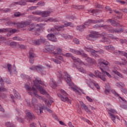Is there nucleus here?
Returning a JSON list of instances; mask_svg holds the SVG:
<instances>
[{
    "label": "nucleus",
    "mask_w": 127,
    "mask_h": 127,
    "mask_svg": "<svg viewBox=\"0 0 127 127\" xmlns=\"http://www.w3.org/2000/svg\"><path fill=\"white\" fill-rule=\"evenodd\" d=\"M64 78L65 79L66 83L68 84L71 90L74 91V92H75L77 95H81V93H83V94H84L83 90L79 88V87H77V86L75 85V84L72 83L71 76H70V75H69L67 72L64 73Z\"/></svg>",
    "instance_id": "obj_1"
},
{
    "label": "nucleus",
    "mask_w": 127,
    "mask_h": 127,
    "mask_svg": "<svg viewBox=\"0 0 127 127\" xmlns=\"http://www.w3.org/2000/svg\"><path fill=\"white\" fill-rule=\"evenodd\" d=\"M34 83L38 91H40L41 94H42V95H46L48 99L51 100L50 95H49L47 92L44 90V88H43V87L40 85H42V86H46L44 82L41 81V80L40 79H36V80L34 81Z\"/></svg>",
    "instance_id": "obj_2"
},
{
    "label": "nucleus",
    "mask_w": 127,
    "mask_h": 127,
    "mask_svg": "<svg viewBox=\"0 0 127 127\" xmlns=\"http://www.w3.org/2000/svg\"><path fill=\"white\" fill-rule=\"evenodd\" d=\"M25 88L27 90V93L30 95V96H34L39 100H44V97L38 95L37 90L35 87H34V86H33L31 88L30 87L29 83H26L25 84Z\"/></svg>",
    "instance_id": "obj_3"
},
{
    "label": "nucleus",
    "mask_w": 127,
    "mask_h": 127,
    "mask_svg": "<svg viewBox=\"0 0 127 127\" xmlns=\"http://www.w3.org/2000/svg\"><path fill=\"white\" fill-rule=\"evenodd\" d=\"M101 27L104 28V29H108V30H109V32L111 33H115V32L117 33H120V32H123V31H124V29L123 28L118 29L112 28L111 26L107 25H99L96 24L94 26V28H100Z\"/></svg>",
    "instance_id": "obj_4"
},
{
    "label": "nucleus",
    "mask_w": 127,
    "mask_h": 127,
    "mask_svg": "<svg viewBox=\"0 0 127 127\" xmlns=\"http://www.w3.org/2000/svg\"><path fill=\"white\" fill-rule=\"evenodd\" d=\"M102 36H103V39H102V42H106L107 44H110L111 43V40L108 38H106L105 36H108L111 39H112L113 40H115L116 39H118V38L117 37H115L114 36V35L112 34H107V33H102L101 34Z\"/></svg>",
    "instance_id": "obj_5"
},
{
    "label": "nucleus",
    "mask_w": 127,
    "mask_h": 127,
    "mask_svg": "<svg viewBox=\"0 0 127 127\" xmlns=\"http://www.w3.org/2000/svg\"><path fill=\"white\" fill-rule=\"evenodd\" d=\"M61 93L62 94H58V96L60 99H61V101L63 102H66V103H69L71 104V101L70 99H68L67 97V93L64 90L61 89Z\"/></svg>",
    "instance_id": "obj_6"
},
{
    "label": "nucleus",
    "mask_w": 127,
    "mask_h": 127,
    "mask_svg": "<svg viewBox=\"0 0 127 127\" xmlns=\"http://www.w3.org/2000/svg\"><path fill=\"white\" fill-rule=\"evenodd\" d=\"M84 50H85L86 51H87L88 52H91L92 55H93V56H94V57H98L99 54H103L104 53V51L98 52L93 50V47H85Z\"/></svg>",
    "instance_id": "obj_7"
},
{
    "label": "nucleus",
    "mask_w": 127,
    "mask_h": 127,
    "mask_svg": "<svg viewBox=\"0 0 127 127\" xmlns=\"http://www.w3.org/2000/svg\"><path fill=\"white\" fill-rule=\"evenodd\" d=\"M7 68L8 72L9 74L12 76L13 75H16L17 74V70H16V67L15 65L13 64V66L11 64H8L7 65Z\"/></svg>",
    "instance_id": "obj_8"
},
{
    "label": "nucleus",
    "mask_w": 127,
    "mask_h": 127,
    "mask_svg": "<svg viewBox=\"0 0 127 127\" xmlns=\"http://www.w3.org/2000/svg\"><path fill=\"white\" fill-rule=\"evenodd\" d=\"M30 70H36L39 72V73H41L42 75H46V71L45 70V68L43 66L37 65V66H33L32 67L30 68Z\"/></svg>",
    "instance_id": "obj_9"
},
{
    "label": "nucleus",
    "mask_w": 127,
    "mask_h": 127,
    "mask_svg": "<svg viewBox=\"0 0 127 127\" xmlns=\"http://www.w3.org/2000/svg\"><path fill=\"white\" fill-rule=\"evenodd\" d=\"M86 83L87 84L88 86L92 89H93V88H94L93 86H95L96 89H98V90L100 89V86L99 84H98V83H97L96 81L94 80H92L91 79H87Z\"/></svg>",
    "instance_id": "obj_10"
},
{
    "label": "nucleus",
    "mask_w": 127,
    "mask_h": 127,
    "mask_svg": "<svg viewBox=\"0 0 127 127\" xmlns=\"http://www.w3.org/2000/svg\"><path fill=\"white\" fill-rule=\"evenodd\" d=\"M55 28L49 29L48 31L51 33L54 32L55 34H58V31H61L62 28L64 27V26H55Z\"/></svg>",
    "instance_id": "obj_11"
},
{
    "label": "nucleus",
    "mask_w": 127,
    "mask_h": 127,
    "mask_svg": "<svg viewBox=\"0 0 127 127\" xmlns=\"http://www.w3.org/2000/svg\"><path fill=\"white\" fill-rule=\"evenodd\" d=\"M64 56H65V57H71V59L73 60L75 64L76 63H79V64H83V63L80 59L76 58L75 57H73L71 53H67L64 55Z\"/></svg>",
    "instance_id": "obj_12"
},
{
    "label": "nucleus",
    "mask_w": 127,
    "mask_h": 127,
    "mask_svg": "<svg viewBox=\"0 0 127 127\" xmlns=\"http://www.w3.org/2000/svg\"><path fill=\"white\" fill-rule=\"evenodd\" d=\"M107 112H108L109 115H110L113 122L114 123V124H116V121H115L116 120V116L113 114H118L117 111L115 109H111L108 110Z\"/></svg>",
    "instance_id": "obj_13"
},
{
    "label": "nucleus",
    "mask_w": 127,
    "mask_h": 127,
    "mask_svg": "<svg viewBox=\"0 0 127 127\" xmlns=\"http://www.w3.org/2000/svg\"><path fill=\"white\" fill-rule=\"evenodd\" d=\"M45 103L46 104V105H47V107L44 106L43 107L42 109L44 110L45 111H47L48 112H49V113H52V111H51V110L48 109V108H49V107H50V106H51V104L53 103V101L52 100H50L49 101V100H45Z\"/></svg>",
    "instance_id": "obj_14"
},
{
    "label": "nucleus",
    "mask_w": 127,
    "mask_h": 127,
    "mask_svg": "<svg viewBox=\"0 0 127 127\" xmlns=\"http://www.w3.org/2000/svg\"><path fill=\"white\" fill-rule=\"evenodd\" d=\"M47 45L45 46V52H52V51H54L55 49H56V47L55 46L53 45H50L48 44V42H47Z\"/></svg>",
    "instance_id": "obj_15"
},
{
    "label": "nucleus",
    "mask_w": 127,
    "mask_h": 127,
    "mask_svg": "<svg viewBox=\"0 0 127 127\" xmlns=\"http://www.w3.org/2000/svg\"><path fill=\"white\" fill-rule=\"evenodd\" d=\"M33 106L34 107V110L35 111L36 113H37L38 115H40V114L43 113V108L44 106H40L38 104L33 105Z\"/></svg>",
    "instance_id": "obj_16"
},
{
    "label": "nucleus",
    "mask_w": 127,
    "mask_h": 127,
    "mask_svg": "<svg viewBox=\"0 0 127 127\" xmlns=\"http://www.w3.org/2000/svg\"><path fill=\"white\" fill-rule=\"evenodd\" d=\"M29 24H30V22L28 21H22L21 22L16 23V25L19 28L26 27V26H27V25H29Z\"/></svg>",
    "instance_id": "obj_17"
},
{
    "label": "nucleus",
    "mask_w": 127,
    "mask_h": 127,
    "mask_svg": "<svg viewBox=\"0 0 127 127\" xmlns=\"http://www.w3.org/2000/svg\"><path fill=\"white\" fill-rule=\"evenodd\" d=\"M36 57L35 54L33 53V50H30L29 52V58L30 63L33 64L34 63V58Z\"/></svg>",
    "instance_id": "obj_18"
},
{
    "label": "nucleus",
    "mask_w": 127,
    "mask_h": 127,
    "mask_svg": "<svg viewBox=\"0 0 127 127\" xmlns=\"http://www.w3.org/2000/svg\"><path fill=\"white\" fill-rule=\"evenodd\" d=\"M103 20H88L84 23V26L85 27H87L89 26V25H91L92 23H100V22H102Z\"/></svg>",
    "instance_id": "obj_19"
},
{
    "label": "nucleus",
    "mask_w": 127,
    "mask_h": 127,
    "mask_svg": "<svg viewBox=\"0 0 127 127\" xmlns=\"http://www.w3.org/2000/svg\"><path fill=\"white\" fill-rule=\"evenodd\" d=\"M98 63L100 67H104V66H108V65L110 64V63L108 62V61L102 59H99L98 60Z\"/></svg>",
    "instance_id": "obj_20"
},
{
    "label": "nucleus",
    "mask_w": 127,
    "mask_h": 127,
    "mask_svg": "<svg viewBox=\"0 0 127 127\" xmlns=\"http://www.w3.org/2000/svg\"><path fill=\"white\" fill-rule=\"evenodd\" d=\"M47 37L49 40L52 41L53 42H57V38L53 34H49L47 36Z\"/></svg>",
    "instance_id": "obj_21"
},
{
    "label": "nucleus",
    "mask_w": 127,
    "mask_h": 127,
    "mask_svg": "<svg viewBox=\"0 0 127 127\" xmlns=\"http://www.w3.org/2000/svg\"><path fill=\"white\" fill-rule=\"evenodd\" d=\"M4 82H5V79L1 78L0 79V92H5L6 91V88L4 87Z\"/></svg>",
    "instance_id": "obj_22"
},
{
    "label": "nucleus",
    "mask_w": 127,
    "mask_h": 127,
    "mask_svg": "<svg viewBox=\"0 0 127 127\" xmlns=\"http://www.w3.org/2000/svg\"><path fill=\"white\" fill-rule=\"evenodd\" d=\"M95 74L97 78H100V79H101L102 81H104L106 80V77H105L104 76H102L101 75V72L99 71V70L95 71Z\"/></svg>",
    "instance_id": "obj_23"
},
{
    "label": "nucleus",
    "mask_w": 127,
    "mask_h": 127,
    "mask_svg": "<svg viewBox=\"0 0 127 127\" xmlns=\"http://www.w3.org/2000/svg\"><path fill=\"white\" fill-rule=\"evenodd\" d=\"M79 104H80V106H81V107H82V109H83V110H84V111H85V112H87V113H91V111L90 110H89V108H88V107H87V106H86L85 105V104H84V103H83V102L79 101Z\"/></svg>",
    "instance_id": "obj_24"
},
{
    "label": "nucleus",
    "mask_w": 127,
    "mask_h": 127,
    "mask_svg": "<svg viewBox=\"0 0 127 127\" xmlns=\"http://www.w3.org/2000/svg\"><path fill=\"white\" fill-rule=\"evenodd\" d=\"M52 11H42L41 15L42 17H47V16H49L50 15V13H51Z\"/></svg>",
    "instance_id": "obj_25"
},
{
    "label": "nucleus",
    "mask_w": 127,
    "mask_h": 127,
    "mask_svg": "<svg viewBox=\"0 0 127 127\" xmlns=\"http://www.w3.org/2000/svg\"><path fill=\"white\" fill-rule=\"evenodd\" d=\"M77 64H78V65H84V63H83L82 64L80 63H77L76 64L74 63V65H75V67H76V69H77V70H79L80 72H82V73H85V71L84 70V68L82 67H80L79 66L77 65Z\"/></svg>",
    "instance_id": "obj_26"
},
{
    "label": "nucleus",
    "mask_w": 127,
    "mask_h": 127,
    "mask_svg": "<svg viewBox=\"0 0 127 127\" xmlns=\"http://www.w3.org/2000/svg\"><path fill=\"white\" fill-rule=\"evenodd\" d=\"M69 51L70 52H71V53H73L76 55H82V51H80L79 50H75L74 49H70L69 50Z\"/></svg>",
    "instance_id": "obj_27"
},
{
    "label": "nucleus",
    "mask_w": 127,
    "mask_h": 127,
    "mask_svg": "<svg viewBox=\"0 0 127 127\" xmlns=\"http://www.w3.org/2000/svg\"><path fill=\"white\" fill-rule=\"evenodd\" d=\"M52 53L53 55H55V56H57V55H59V54L62 53V49L58 47L57 48V51L53 52Z\"/></svg>",
    "instance_id": "obj_28"
},
{
    "label": "nucleus",
    "mask_w": 127,
    "mask_h": 127,
    "mask_svg": "<svg viewBox=\"0 0 127 127\" xmlns=\"http://www.w3.org/2000/svg\"><path fill=\"white\" fill-rule=\"evenodd\" d=\"M26 116L28 119L30 120H35V116H34V114H33L32 113L30 112H28L26 113Z\"/></svg>",
    "instance_id": "obj_29"
},
{
    "label": "nucleus",
    "mask_w": 127,
    "mask_h": 127,
    "mask_svg": "<svg viewBox=\"0 0 127 127\" xmlns=\"http://www.w3.org/2000/svg\"><path fill=\"white\" fill-rule=\"evenodd\" d=\"M96 38H97V35H96V34H90L87 37V39H88V40H95Z\"/></svg>",
    "instance_id": "obj_30"
},
{
    "label": "nucleus",
    "mask_w": 127,
    "mask_h": 127,
    "mask_svg": "<svg viewBox=\"0 0 127 127\" xmlns=\"http://www.w3.org/2000/svg\"><path fill=\"white\" fill-rule=\"evenodd\" d=\"M86 60L89 64H96V61L91 58L87 57Z\"/></svg>",
    "instance_id": "obj_31"
},
{
    "label": "nucleus",
    "mask_w": 127,
    "mask_h": 127,
    "mask_svg": "<svg viewBox=\"0 0 127 127\" xmlns=\"http://www.w3.org/2000/svg\"><path fill=\"white\" fill-rule=\"evenodd\" d=\"M31 17H32V20H34V21H38L39 22H41V21H43L41 17H37L35 16L33 17L32 16H31Z\"/></svg>",
    "instance_id": "obj_32"
},
{
    "label": "nucleus",
    "mask_w": 127,
    "mask_h": 127,
    "mask_svg": "<svg viewBox=\"0 0 127 127\" xmlns=\"http://www.w3.org/2000/svg\"><path fill=\"white\" fill-rule=\"evenodd\" d=\"M104 49H106V50H112L113 51H114V50H115V49H116L114 46L109 45L108 46H104Z\"/></svg>",
    "instance_id": "obj_33"
},
{
    "label": "nucleus",
    "mask_w": 127,
    "mask_h": 127,
    "mask_svg": "<svg viewBox=\"0 0 127 127\" xmlns=\"http://www.w3.org/2000/svg\"><path fill=\"white\" fill-rule=\"evenodd\" d=\"M112 72L116 74L117 76H119V77H120V78H124V75L122 74L120 72L118 71L116 69H112Z\"/></svg>",
    "instance_id": "obj_34"
},
{
    "label": "nucleus",
    "mask_w": 127,
    "mask_h": 127,
    "mask_svg": "<svg viewBox=\"0 0 127 127\" xmlns=\"http://www.w3.org/2000/svg\"><path fill=\"white\" fill-rule=\"evenodd\" d=\"M102 73L103 74V75L105 76H106V75H107V76H108V77H109V78H112V75H111V74H110V73H109V72L104 70V69H103V68H100Z\"/></svg>",
    "instance_id": "obj_35"
},
{
    "label": "nucleus",
    "mask_w": 127,
    "mask_h": 127,
    "mask_svg": "<svg viewBox=\"0 0 127 127\" xmlns=\"http://www.w3.org/2000/svg\"><path fill=\"white\" fill-rule=\"evenodd\" d=\"M21 78H22V79H25L26 80H27L28 81H30V80H31V78H30V77L23 73H22L21 74Z\"/></svg>",
    "instance_id": "obj_36"
},
{
    "label": "nucleus",
    "mask_w": 127,
    "mask_h": 127,
    "mask_svg": "<svg viewBox=\"0 0 127 127\" xmlns=\"http://www.w3.org/2000/svg\"><path fill=\"white\" fill-rule=\"evenodd\" d=\"M86 27L84 25L77 26L76 27L77 30H79V31H83Z\"/></svg>",
    "instance_id": "obj_37"
},
{
    "label": "nucleus",
    "mask_w": 127,
    "mask_h": 127,
    "mask_svg": "<svg viewBox=\"0 0 127 127\" xmlns=\"http://www.w3.org/2000/svg\"><path fill=\"white\" fill-rule=\"evenodd\" d=\"M50 85L51 87H52V88H54V87L56 86V82H55V80H54V79H51Z\"/></svg>",
    "instance_id": "obj_38"
},
{
    "label": "nucleus",
    "mask_w": 127,
    "mask_h": 127,
    "mask_svg": "<svg viewBox=\"0 0 127 127\" xmlns=\"http://www.w3.org/2000/svg\"><path fill=\"white\" fill-rule=\"evenodd\" d=\"M108 21L110 22L111 24L113 25V26H118V24L116 23V21L114 20H108Z\"/></svg>",
    "instance_id": "obj_39"
},
{
    "label": "nucleus",
    "mask_w": 127,
    "mask_h": 127,
    "mask_svg": "<svg viewBox=\"0 0 127 127\" xmlns=\"http://www.w3.org/2000/svg\"><path fill=\"white\" fill-rule=\"evenodd\" d=\"M65 26H70L71 27H73L74 25L72 24L71 22H68L67 21H64V22Z\"/></svg>",
    "instance_id": "obj_40"
},
{
    "label": "nucleus",
    "mask_w": 127,
    "mask_h": 127,
    "mask_svg": "<svg viewBox=\"0 0 127 127\" xmlns=\"http://www.w3.org/2000/svg\"><path fill=\"white\" fill-rule=\"evenodd\" d=\"M41 11L40 10H35L33 11L32 13L36 15H41Z\"/></svg>",
    "instance_id": "obj_41"
},
{
    "label": "nucleus",
    "mask_w": 127,
    "mask_h": 127,
    "mask_svg": "<svg viewBox=\"0 0 127 127\" xmlns=\"http://www.w3.org/2000/svg\"><path fill=\"white\" fill-rule=\"evenodd\" d=\"M62 36L63 37H64L65 39H70L71 38H72V37L71 36L64 34H62Z\"/></svg>",
    "instance_id": "obj_42"
},
{
    "label": "nucleus",
    "mask_w": 127,
    "mask_h": 127,
    "mask_svg": "<svg viewBox=\"0 0 127 127\" xmlns=\"http://www.w3.org/2000/svg\"><path fill=\"white\" fill-rule=\"evenodd\" d=\"M116 86L119 88H124L125 87V84L123 82H118L116 84Z\"/></svg>",
    "instance_id": "obj_43"
},
{
    "label": "nucleus",
    "mask_w": 127,
    "mask_h": 127,
    "mask_svg": "<svg viewBox=\"0 0 127 127\" xmlns=\"http://www.w3.org/2000/svg\"><path fill=\"white\" fill-rule=\"evenodd\" d=\"M37 99L33 97L32 99V106H34L35 105H37Z\"/></svg>",
    "instance_id": "obj_44"
},
{
    "label": "nucleus",
    "mask_w": 127,
    "mask_h": 127,
    "mask_svg": "<svg viewBox=\"0 0 127 127\" xmlns=\"http://www.w3.org/2000/svg\"><path fill=\"white\" fill-rule=\"evenodd\" d=\"M14 15L16 17H18L19 16H23V15H24V14H21L20 12H17L15 13L14 14Z\"/></svg>",
    "instance_id": "obj_45"
},
{
    "label": "nucleus",
    "mask_w": 127,
    "mask_h": 127,
    "mask_svg": "<svg viewBox=\"0 0 127 127\" xmlns=\"http://www.w3.org/2000/svg\"><path fill=\"white\" fill-rule=\"evenodd\" d=\"M33 42L34 44H36V45H39L41 44V41H40V39L37 40H34L33 41Z\"/></svg>",
    "instance_id": "obj_46"
},
{
    "label": "nucleus",
    "mask_w": 127,
    "mask_h": 127,
    "mask_svg": "<svg viewBox=\"0 0 127 127\" xmlns=\"http://www.w3.org/2000/svg\"><path fill=\"white\" fill-rule=\"evenodd\" d=\"M13 93L14 94V96L16 99H20V96H19V94L16 91H13Z\"/></svg>",
    "instance_id": "obj_47"
},
{
    "label": "nucleus",
    "mask_w": 127,
    "mask_h": 127,
    "mask_svg": "<svg viewBox=\"0 0 127 127\" xmlns=\"http://www.w3.org/2000/svg\"><path fill=\"white\" fill-rule=\"evenodd\" d=\"M111 91V88H110V86H108V88L106 87V89L105 90V93L106 94V95H108V94L110 93V92Z\"/></svg>",
    "instance_id": "obj_48"
},
{
    "label": "nucleus",
    "mask_w": 127,
    "mask_h": 127,
    "mask_svg": "<svg viewBox=\"0 0 127 127\" xmlns=\"http://www.w3.org/2000/svg\"><path fill=\"white\" fill-rule=\"evenodd\" d=\"M6 126L7 127H14V125L10 122H7Z\"/></svg>",
    "instance_id": "obj_49"
},
{
    "label": "nucleus",
    "mask_w": 127,
    "mask_h": 127,
    "mask_svg": "<svg viewBox=\"0 0 127 127\" xmlns=\"http://www.w3.org/2000/svg\"><path fill=\"white\" fill-rule=\"evenodd\" d=\"M9 45L10 46H11L12 47L14 48L16 46V45H17V43H16V42H12L9 43Z\"/></svg>",
    "instance_id": "obj_50"
},
{
    "label": "nucleus",
    "mask_w": 127,
    "mask_h": 127,
    "mask_svg": "<svg viewBox=\"0 0 127 127\" xmlns=\"http://www.w3.org/2000/svg\"><path fill=\"white\" fill-rule=\"evenodd\" d=\"M52 61H53L56 64H61V62L59 61L58 60H56L55 59H52Z\"/></svg>",
    "instance_id": "obj_51"
},
{
    "label": "nucleus",
    "mask_w": 127,
    "mask_h": 127,
    "mask_svg": "<svg viewBox=\"0 0 127 127\" xmlns=\"http://www.w3.org/2000/svg\"><path fill=\"white\" fill-rule=\"evenodd\" d=\"M57 59H59V60H60L61 61H62V62H65V60H64V59H63V57L62 56H57L55 57Z\"/></svg>",
    "instance_id": "obj_52"
},
{
    "label": "nucleus",
    "mask_w": 127,
    "mask_h": 127,
    "mask_svg": "<svg viewBox=\"0 0 127 127\" xmlns=\"http://www.w3.org/2000/svg\"><path fill=\"white\" fill-rule=\"evenodd\" d=\"M7 36L9 37L10 36V35H11L12 34V32H11V29H7Z\"/></svg>",
    "instance_id": "obj_53"
},
{
    "label": "nucleus",
    "mask_w": 127,
    "mask_h": 127,
    "mask_svg": "<svg viewBox=\"0 0 127 127\" xmlns=\"http://www.w3.org/2000/svg\"><path fill=\"white\" fill-rule=\"evenodd\" d=\"M12 39H13V40H17L18 41H20L22 40V39H21V38L18 37L17 36H15V37H13Z\"/></svg>",
    "instance_id": "obj_54"
},
{
    "label": "nucleus",
    "mask_w": 127,
    "mask_h": 127,
    "mask_svg": "<svg viewBox=\"0 0 127 127\" xmlns=\"http://www.w3.org/2000/svg\"><path fill=\"white\" fill-rule=\"evenodd\" d=\"M35 35H36L37 36H38V35H39V34H40V28H38L35 33H34Z\"/></svg>",
    "instance_id": "obj_55"
},
{
    "label": "nucleus",
    "mask_w": 127,
    "mask_h": 127,
    "mask_svg": "<svg viewBox=\"0 0 127 127\" xmlns=\"http://www.w3.org/2000/svg\"><path fill=\"white\" fill-rule=\"evenodd\" d=\"M117 2H119L121 4H125L127 3V2L126 1L122 0H116Z\"/></svg>",
    "instance_id": "obj_56"
},
{
    "label": "nucleus",
    "mask_w": 127,
    "mask_h": 127,
    "mask_svg": "<svg viewBox=\"0 0 127 127\" xmlns=\"http://www.w3.org/2000/svg\"><path fill=\"white\" fill-rule=\"evenodd\" d=\"M58 75H59V77L60 79V80H62V79H63V75L62 74V71H58Z\"/></svg>",
    "instance_id": "obj_57"
},
{
    "label": "nucleus",
    "mask_w": 127,
    "mask_h": 127,
    "mask_svg": "<svg viewBox=\"0 0 127 127\" xmlns=\"http://www.w3.org/2000/svg\"><path fill=\"white\" fill-rule=\"evenodd\" d=\"M34 29V25L32 24V25H30L29 26V28L28 29L29 31H31V30H33Z\"/></svg>",
    "instance_id": "obj_58"
},
{
    "label": "nucleus",
    "mask_w": 127,
    "mask_h": 127,
    "mask_svg": "<svg viewBox=\"0 0 127 127\" xmlns=\"http://www.w3.org/2000/svg\"><path fill=\"white\" fill-rule=\"evenodd\" d=\"M37 7H38V6H31L29 8V9H30V10H34L35 9H36V8H37Z\"/></svg>",
    "instance_id": "obj_59"
},
{
    "label": "nucleus",
    "mask_w": 127,
    "mask_h": 127,
    "mask_svg": "<svg viewBox=\"0 0 127 127\" xmlns=\"http://www.w3.org/2000/svg\"><path fill=\"white\" fill-rule=\"evenodd\" d=\"M73 42L74 43H75V44H79L80 43V41H79V40L77 38H75L73 39Z\"/></svg>",
    "instance_id": "obj_60"
},
{
    "label": "nucleus",
    "mask_w": 127,
    "mask_h": 127,
    "mask_svg": "<svg viewBox=\"0 0 127 127\" xmlns=\"http://www.w3.org/2000/svg\"><path fill=\"white\" fill-rule=\"evenodd\" d=\"M91 13H92L93 15H96L97 13H98V11L97 10H92L91 11Z\"/></svg>",
    "instance_id": "obj_61"
},
{
    "label": "nucleus",
    "mask_w": 127,
    "mask_h": 127,
    "mask_svg": "<svg viewBox=\"0 0 127 127\" xmlns=\"http://www.w3.org/2000/svg\"><path fill=\"white\" fill-rule=\"evenodd\" d=\"M41 43H45L46 42V39L43 37L41 38L40 39Z\"/></svg>",
    "instance_id": "obj_62"
},
{
    "label": "nucleus",
    "mask_w": 127,
    "mask_h": 127,
    "mask_svg": "<svg viewBox=\"0 0 127 127\" xmlns=\"http://www.w3.org/2000/svg\"><path fill=\"white\" fill-rule=\"evenodd\" d=\"M46 24H42V23H40V24H38L36 25V26L37 27H43V26H44Z\"/></svg>",
    "instance_id": "obj_63"
},
{
    "label": "nucleus",
    "mask_w": 127,
    "mask_h": 127,
    "mask_svg": "<svg viewBox=\"0 0 127 127\" xmlns=\"http://www.w3.org/2000/svg\"><path fill=\"white\" fill-rule=\"evenodd\" d=\"M30 127H38V126H37L36 124L33 122L30 125Z\"/></svg>",
    "instance_id": "obj_64"
}]
</instances>
